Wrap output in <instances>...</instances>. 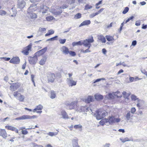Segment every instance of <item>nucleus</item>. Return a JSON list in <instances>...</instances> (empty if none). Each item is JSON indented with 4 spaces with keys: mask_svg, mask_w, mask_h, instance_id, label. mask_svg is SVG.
<instances>
[{
    "mask_svg": "<svg viewBox=\"0 0 147 147\" xmlns=\"http://www.w3.org/2000/svg\"><path fill=\"white\" fill-rule=\"evenodd\" d=\"M57 37H58L57 36H55L54 37H53L51 38H50L49 39H48L47 40V41H53L55 40H56L57 39H56V38H57Z\"/></svg>",
    "mask_w": 147,
    "mask_h": 147,
    "instance_id": "47",
    "label": "nucleus"
},
{
    "mask_svg": "<svg viewBox=\"0 0 147 147\" xmlns=\"http://www.w3.org/2000/svg\"><path fill=\"white\" fill-rule=\"evenodd\" d=\"M94 97L95 99L98 100H102L103 98V96L98 94H95L94 95Z\"/></svg>",
    "mask_w": 147,
    "mask_h": 147,
    "instance_id": "29",
    "label": "nucleus"
},
{
    "mask_svg": "<svg viewBox=\"0 0 147 147\" xmlns=\"http://www.w3.org/2000/svg\"><path fill=\"white\" fill-rule=\"evenodd\" d=\"M97 15V13H92L89 15V17L90 18H93L95 16Z\"/></svg>",
    "mask_w": 147,
    "mask_h": 147,
    "instance_id": "51",
    "label": "nucleus"
},
{
    "mask_svg": "<svg viewBox=\"0 0 147 147\" xmlns=\"http://www.w3.org/2000/svg\"><path fill=\"white\" fill-rule=\"evenodd\" d=\"M49 96L52 99L55 98L56 96V94L55 92L53 90H51L50 92Z\"/></svg>",
    "mask_w": 147,
    "mask_h": 147,
    "instance_id": "25",
    "label": "nucleus"
},
{
    "mask_svg": "<svg viewBox=\"0 0 147 147\" xmlns=\"http://www.w3.org/2000/svg\"><path fill=\"white\" fill-rule=\"evenodd\" d=\"M69 54L70 55L72 56H75L76 55L75 52L72 51H69Z\"/></svg>",
    "mask_w": 147,
    "mask_h": 147,
    "instance_id": "48",
    "label": "nucleus"
},
{
    "mask_svg": "<svg viewBox=\"0 0 147 147\" xmlns=\"http://www.w3.org/2000/svg\"><path fill=\"white\" fill-rule=\"evenodd\" d=\"M49 34L50 35L53 34L54 33V31L53 30H50L49 31Z\"/></svg>",
    "mask_w": 147,
    "mask_h": 147,
    "instance_id": "61",
    "label": "nucleus"
},
{
    "mask_svg": "<svg viewBox=\"0 0 147 147\" xmlns=\"http://www.w3.org/2000/svg\"><path fill=\"white\" fill-rule=\"evenodd\" d=\"M13 95L19 101L22 102L24 101L25 96L20 93H18V92H14Z\"/></svg>",
    "mask_w": 147,
    "mask_h": 147,
    "instance_id": "3",
    "label": "nucleus"
},
{
    "mask_svg": "<svg viewBox=\"0 0 147 147\" xmlns=\"http://www.w3.org/2000/svg\"><path fill=\"white\" fill-rule=\"evenodd\" d=\"M132 114L130 111H129L125 115V117L127 120L128 121L131 119V118L133 117Z\"/></svg>",
    "mask_w": 147,
    "mask_h": 147,
    "instance_id": "28",
    "label": "nucleus"
},
{
    "mask_svg": "<svg viewBox=\"0 0 147 147\" xmlns=\"http://www.w3.org/2000/svg\"><path fill=\"white\" fill-rule=\"evenodd\" d=\"M46 19L47 21H51L55 19V18L52 16H49L46 17Z\"/></svg>",
    "mask_w": 147,
    "mask_h": 147,
    "instance_id": "40",
    "label": "nucleus"
},
{
    "mask_svg": "<svg viewBox=\"0 0 147 147\" xmlns=\"http://www.w3.org/2000/svg\"><path fill=\"white\" fill-rule=\"evenodd\" d=\"M134 77H130L129 78V80L130 82H132L134 81Z\"/></svg>",
    "mask_w": 147,
    "mask_h": 147,
    "instance_id": "57",
    "label": "nucleus"
},
{
    "mask_svg": "<svg viewBox=\"0 0 147 147\" xmlns=\"http://www.w3.org/2000/svg\"><path fill=\"white\" fill-rule=\"evenodd\" d=\"M113 96V95L111 93H109L106 96V97L108 99L111 98Z\"/></svg>",
    "mask_w": 147,
    "mask_h": 147,
    "instance_id": "45",
    "label": "nucleus"
},
{
    "mask_svg": "<svg viewBox=\"0 0 147 147\" xmlns=\"http://www.w3.org/2000/svg\"><path fill=\"white\" fill-rule=\"evenodd\" d=\"M100 124L102 125H108V119H105L101 120L99 122Z\"/></svg>",
    "mask_w": 147,
    "mask_h": 147,
    "instance_id": "27",
    "label": "nucleus"
},
{
    "mask_svg": "<svg viewBox=\"0 0 147 147\" xmlns=\"http://www.w3.org/2000/svg\"><path fill=\"white\" fill-rule=\"evenodd\" d=\"M1 59H4L5 61H8L10 60V58H6V57H0Z\"/></svg>",
    "mask_w": 147,
    "mask_h": 147,
    "instance_id": "60",
    "label": "nucleus"
},
{
    "mask_svg": "<svg viewBox=\"0 0 147 147\" xmlns=\"http://www.w3.org/2000/svg\"><path fill=\"white\" fill-rule=\"evenodd\" d=\"M66 39H61L59 40V42L60 43L63 44H64L66 42Z\"/></svg>",
    "mask_w": 147,
    "mask_h": 147,
    "instance_id": "49",
    "label": "nucleus"
},
{
    "mask_svg": "<svg viewBox=\"0 0 147 147\" xmlns=\"http://www.w3.org/2000/svg\"><path fill=\"white\" fill-rule=\"evenodd\" d=\"M47 77L48 82L51 83L53 82L55 78V74L53 73H50L48 74Z\"/></svg>",
    "mask_w": 147,
    "mask_h": 147,
    "instance_id": "9",
    "label": "nucleus"
},
{
    "mask_svg": "<svg viewBox=\"0 0 147 147\" xmlns=\"http://www.w3.org/2000/svg\"><path fill=\"white\" fill-rule=\"evenodd\" d=\"M5 127L7 128L8 130L14 131L16 133H18V129L15 127L8 125L5 126Z\"/></svg>",
    "mask_w": 147,
    "mask_h": 147,
    "instance_id": "21",
    "label": "nucleus"
},
{
    "mask_svg": "<svg viewBox=\"0 0 147 147\" xmlns=\"http://www.w3.org/2000/svg\"><path fill=\"white\" fill-rule=\"evenodd\" d=\"M141 72L144 75H146L147 77V71L144 70V71L141 70Z\"/></svg>",
    "mask_w": 147,
    "mask_h": 147,
    "instance_id": "62",
    "label": "nucleus"
},
{
    "mask_svg": "<svg viewBox=\"0 0 147 147\" xmlns=\"http://www.w3.org/2000/svg\"><path fill=\"white\" fill-rule=\"evenodd\" d=\"M107 52V51L104 48L102 49V52L104 55H106Z\"/></svg>",
    "mask_w": 147,
    "mask_h": 147,
    "instance_id": "64",
    "label": "nucleus"
},
{
    "mask_svg": "<svg viewBox=\"0 0 147 147\" xmlns=\"http://www.w3.org/2000/svg\"><path fill=\"white\" fill-rule=\"evenodd\" d=\"M25 119H26V115H23L20 117L16 118L15 119V120H17Z\"/></svg>",
    "mask_w": 147,
    "mask_h": 147,
    "instance_id": "35",
    "label": "nucleus"
},
{
    "mask_svg": "<svg viewBox=\"0 0 147 147\" xmlns=\"http://www.w3.org/2000/svg\"><path fill=\"white\" fill-rule=\"evenodd\" d=\"M78 139L76 138H75L72 140V144L73 147H77L79 145L78 144Z\"/></svg>",
    "mask_w": 147,
    "mask_h": 147,
    "instance_id": "19",
    "label": "nucleus"
},
{
    "mask_svg": "<svg viewBox=\"0 0 147 147\" xmlns=\"http://www.w3.org/2000/svg\"><path fill=\"white\" fill-rule=\"evenodd\" d=\"M68 5L66 4H64L62 6V7H60L58 10H57L56 11L54 12V14L55 15H57L61 14L62 12V11L61 9H64L67 8Z\"/></svg>",
    "mask_w": 147,
    "mask_h": 147,
    "instance_id": "10",
    "label": "nucleus"
},
{
    "mask_svg": "<svg viewBox=\"0 0 147 147\" xmlns=\"http://www.w3.org/2000/svg\"><path fill=\"white\" fill-rule=\"evenodd\" d=\"M111 144L109 143H106L103 145L102 147H109Z\"/></svg>",
    "mask_w": 147,
    "mask_h": 147,
    "instance_id": "56",
    "label": "nucleus"
},
{
    "mask_svg": "<svg viewBox=\"0 0 147 147\" xmlns=\"http://www.w3.org/2000/svg\"><path fill=\"white\" fill-rule=\"evenodd\" d=\"M94 41V40L93 38V37L91 36V38L85 40L83 41V42H82V45L85 47L90 44V43L93 42Z\"/></svg>",
    "mask_w": 147,
    "mask_h": 147,
    "instance_id": "6",
    "label": "nucleus"
},
{
    "mask_svg": "<svg viewBox=\"0 0 147 147\" xmlns=\"http://www.w3.org/2000/svg\"><path fill=\"white\" fill-rule=\"evenodd\" d=\"M60 50L63 54L67 55L69 54V49L66 47L63 46L60 48Z\"/></svg>",
    "mask_w": 147,
    "mask_h": 147,
    "instance_id": "14",
    "label": "nucleus"
},
{
    "mask_svg": "<svg viewBox=\"0 0 147 147\" xmlns=\"http://www.w3.org/2000/svg\"><path fill=\"white\" fill-rule=\"evenodd\" d=\"M6 12L3 10H1L0 11V15H4L6 14Z\"/></svg>",
    "mask_w": 147,
    "mask_h": 147,
    "instance_id": "53",
    "label": "nucleus"
},
{
    "mask_svg": "<svg viewBox=\"0 0 147 147\" xmlns=\"http://www.w3.org/2000/svg\"><path fill=\"white\" fill-rule=\"evenodd\" d=\"M134 18V16H131L130 17L126 20L125 23H126L127 22H129L130 20H132Z\"/></svg>",
    "mask_w": 147,
    "mask_h": 147,
    "instance_id": "52",
    "label": "nucleus"
},
{
    "mask_svg": "<svg viewBox=\"0 0 147 147\" xmlns=\"http://www.w3.org/2000/svg\"><path fill=\"white\" fill-rule=\"evenodd\" d=\"M96 117L98 120H100L107 115V112L102 109H100L96 112Z\"/></svg>",
    "mask_w": 147,
    "mask_h": 147,
    "instance_id": "1",
    "label": "nucleus"
},
{
    "mask_svg": "<svg viewBox=\"0 0 147 147\" xmlns=\"http://www.w3.org/2000/svg\"><path fill=\"white\" fill-rule=\"evenodd\" d=\"M77 102L76 101H74L71 102L67 106V108L69 109H74L76 105Z\"/></svg>",
    "mask_w": 147,
    "mask_h": 147,
    "instance_id": "15",
    "label": "nucleus"
},
{
    "mask_svg": "<svg viewBox=\"0 0 147 147\" xmlns=\"http://www.w3.org/2000/svg\"><path fill=\"white\" fill-rule=\"evenodd\" d=\"M129 8L128 7H125L122 13L124 14L126 13L129 11Z\"/></svg>",
    "mask_w": 147,
    "mask_h": 147,
    "instance_id": "43",
    "label": "nucleus"
},
{
    "mask_svg": "<svg viewBox=\"0 0 147 147\" xmlns=\"http://www.w3.org/2000/svg\"><path fill=\"white\" fill-rule=\"evenodd\" d=\"M84 100L86 103H90L91 102H93L94 99L93 96H89Z\"/></svg>",
    "mask_w": 147,
    "mask_h": 147,
    "instance_id": "18",
    "label": "nucleus"
},
{
    "mask_svg": "<svg viewBox=\"0 0 147 147\" xmlns=\"http://www.w3.org/2000/svg\"><path fill=\"white\" fill-rule=\"evenodd\" d=\"M140 24V21H136V22L135 25L137 26H139Z\"/></svg>",
    "mask_w": 147,
    "mask_h": 147,
    "instance_id": "58",
    "label": "nucleus"
},
{
    "mask_svg": "<svg viewBox=\"0 0 147 147\" xmlns=\"http://www.w3.org/2000/svg\"><path fill=\"white\" fill-rule=\"evenodd\" d=\"M19 87V86L18 83H15L13 85L10 86V89L11 90L14 91L16 90Z\"/></svg>",
    "mask_w": 147,
    "mask_h": 147,
    "instance_id": "20",
    "label": "nucleus"
},
{
    "mask_svg": "<svg viewBox=\"0 0 147 147\" xmlns=\"http://www.w3.org/2000/svg\"><path fill=\"white\" fill-rule=\"evenodd\" d=\"M104 9L103 8H101L98 12H96V13H97V15L102 12L104 10Z\"/></svg>",
    "mask_w": 147,
    "mask_h": 147,
    "instance_id": "54",
    "label": "nucleus"
},
{
    "mask_svg": "<svg viewBox=\"0 0 147 147\" xmlns=\"http://www.w3.org/2000/svg\"><path fill=\"white\" fill-rule=\"evenodd\" d=\"M9 62L14 64H18L20 62V59L18 57H15L11 59L10 60Z\"/></svg>",
    "mask_w": 147,
    "mask_h": 147,
    "instance_id": "12",
    "label": "nucleus"
},
{
    "mask_svg": "<svg viewBox=\"0 0 147 147\" xmlns=\"http://www.w3.org/2000/svg\"><path fill=\"white\" fill-rule=\"evenodd\" d=\"M144 102L143 100H141L138 99V103L137 104V106L138 107H140L144 105Z\"/></svg>",
    "mask_w": 147,
    "mask_h": 147,
    "instance_id": "31",
    "label": "nucleus"
},
{
    "mask_svg": "<svg viewBox=\"0 0 147 147\" xmlns=\"http://www.w3.org/2000/svg\"><path fill=\"white\" fill-rule=\"evenodd\" d=\"M0 136L4 138H6L7 137V134L5 129H0Z\"/></svg>",
    "mask_w": 147,
    "mask_h": 147,
    "instance_id": "16",
    "label": "nucleus"
},
{
    "mask_svg": "<svg viewBox=\"0 0 147 147\" xmlns=\"http://www.w3.org/2000/svg\"><path fill=\"white\" fill-rule=\"evenodd\" d=\"M130 93H127L125 91H123L122 92V94L123 96L124 97L125 99V101L128 102H129L128 97L130 95Z\"/></svg>",
    "mask_w": 147,
    "mask_h": 147,
    "instance_id": "17",
    "label": "nucleus"
},
{
    "mask_svg": "<svg viewBox=\"0 0 147 147\" xmlns=\"http://www.w3.org/2000/svg\"><path fill=\"white\" fill-rule=\"evenodd\" d=\"M25 2L23 0H18V7L20 9L23 8L26 5Z\"/></svg>",
    "mask_w": 147,
    "mask_h": 147,
    "instance_id": "8",
    "label": "nucleus"
},
{
    "mask_svg": "<svg viewBox=\"0 0 147 147\" xmlns=\"http://www.w3.org/2000/svg\"><path fill=\"white\" fill-rule=\"evenodd\" d=\"M36 5L35 4H32L30 5V6L28 8L27 10L28 13L32 12L36 10L37 9L36 7Z\"/></svg>",
    "mask_w": 147,
    "mask_h": 147,
    "instance_id": "11",
    "label": "nucleus"
},
{
    "mask_svg": "<svg viewBox=\"0 0 147 147\" xmlns=\"http://www.w3.org/2000/svg\"><path fill=\"white\" fill-rule=\"evenodd\" d=\"M137 44V41L136 40H134L132 42L131 45H133L134 46H135Z\"/></svg>",
    "mask_w": 147,
    "mask_h": 147,
    "instance_id": "59",
    "label": "nucleus"
},
{
    "mask_svg": "<svg viewBox=\"0 0 147 147\" xmlns=\"http://www.w3.org/2000/svg\"><path fill=\"white\" fill-rule=\"evenodd\" d=\"M57 132H49L47 134L49 135V136L52 137L53 136H55L58 134V132H59V131L57 130Z\"/></svg>",
    "mask_w": 147,
    "mask_h": 147,
    "instance_id": "36",
    "label": "nucleus"
},
{
    "mask_svg": "<svg viewBox=\"0 0 147 147\" xmlns=\"http://www.w3.org/2000/svg\"><path fill=\"white\" fill-rule=\"evenodd\" d=\"M66 80L67 84L69 86L72 87L76 85L77 81L73 80V78H67Z\"/></svg>",
    "mask_w": 147,
    "mask_h": 147,
    "instance_id": "4",
    "label": "nucleus"
},
{
    "mask_svg": "<svg viewBox=\"0 0 147 147\" xmlns=\"http://www.w3.org/2000/svg\"><path fill=\"white\" fill-rule=\"evenodd\" d=\"M105 80V79L104 78H99V79H96L95 81L94 82V83H95L96 82H98L100 81L101 80Z\"/></svg>",
    "mask_w": 147,
    "mask_h": 147,
    "instance_id": "50",
    "label": "nucleus"
},
{
    "mask_svg": "<svg viewBox=\"0 0 147 147\" xmlns=\"http://www.w3.org/2000/svg\"><path fill=\"white\" fill-rule=\"evenodd\" d=\"M106 38L109 41H111L114 40L113 36H111L109 35H107L105 36Z\"/></svg>",
    "mask_w": 147,
    "mask_h": 147,
    "instance_id": "34",
    "label": "nucleus"
},
{
    "mask_svg": "<svg viewBox=\"0 0 147 147\" xmlns=\"http://www.w3.org/2000/svg\"><path fill=\"white\" fill-rule=\"evenodd\" d=\"M98 39L102 43H105L106 41L105 38L102 36H98Z\"/></svg>",
    "mask_w": 147,
    "mask_h": 147,
    "instance_id": "33",
    "label": "nucleus"
},
{
    "mask_svg": "<svg viewBox=\"0 0 147 147\" xmlns=\"http://www.w3.org/2000/svg\"><path fill=\"white\" fill-rule=\"evenodd\" d=\"M28 16L29 18L32 19H35L37 18L36 14L33 13V12L28 13Z\"/></svg>",
    "mask_w": 147,
    "mask_h": 147,
    "instance_id": "23",
    "label": "nucleus"
},
{
    "mask_svg": "<svg viewBox=\"0 0 147 147\" xmlns=\"http://www.w3.org/2000/svg\"><path fill=\"white\" fill-rule=\"evenodd\" d=\"M82 17V14L79 13H77L74 16V18L75 19H80Z\"/></svg>",
    "mask_w": 147,
    "mask_h": 147,
    "instance_id": "38",
    "label": "nucleus"
},
{
    "mask_svg": "<svg viewBox=\"0 0 147 147\" xmlns=\"http://www.w3.org/2000/svg\"><path fill=\"white\" fill-rule=\"evenodd\" d=\"M43 108V106L41 105H39L36 106V107L32 110L34 112H36L37 110H41Z\"/></svg>",
    "mask_w": 147,
    "mask_h": 147,
    "instance_id": "30",
    "label": "nucleus"
},
{
    "mask_svg": "<svg viewBox=\"0 0 147 147\" xmlns=\"http://www.w3.org/2000/svg\"><path fill=\"white\" fill-rule=\"evenodd\" d=\"M120 140H121V142H123V143H124L127 141H129V140H125V139H121L120 138Z\"/></svg>",
    "mask_w": 147,
    "mask_h": 147,
    "instance_id": "63",
    "label": "nucleus"
},
{
    "mask_svg": "<svg viewBox=\"0 0 147 147\" xmlns=\"http://www.w3.org/2000/svg\"><path fill=\"white\" fill-rule=\"evenodd\" d=\"M22 134L24 135L28 133V131L26 130H22Z\"/></svg>",
    "mask_w": 147,
    "mask_h": 147,
    "instance_id": "55",
    "label": "nucleus"
},
{
    "mask_svg": "<svg viewBox=\"0 0 147 147\" xmlns=\"http://www.w3.org/2000/svg\"><path fill=\"white\" fill-rule=\"evenodd\" d=\"M92 8V6L87 4L85 5L84 9L85 10H87L88 9H91Z\"/></svg>",
    "mask_w": 147,
    "mask_h": 147,
    "instance_id": "39",
    "label": "nucleus"
},
{
    "mask_svg": "<svg viewBox=\"0 0 147 147\" xmlns=\"http://www.w3.org/2000/svg\"><path fill=\"white\" fill-rule=\"evenodd\" d=\"M32 44L31 43L29 44L28 46L23 48L21 51L22 53L24 55H28L29 53L32 51Z\"/></svg>",
    "mask_w": 147,
    "mask_h": 147,
    "instance_id": "2",
    "label": "nucleus"
},
{
    "mask_svg": "<svg viewBox=\"0 0 147 147\" xmlns=\"http://www.w3.org/2000/svg\"><path fill=\"white\" fill-rule=\"evenodd\" d=\"M74 127L75 128L77 129H81L82 127V125L80 124L75 125Z\"/></svg>",
    "mask_w": 147,
    "mask_h": 147,
    "instance_id": "44",
    "label": "nucleus"
},
{
    "mask_svg": "<svg viewBox=\"0 0 147 147\" xmlns=\"http://www.w3.org/2000/svg\"><path fill=\"white\" fill-rule=\"evenodd\" d=\"M26 115V119H34L35 118L37 117V116L36 115H33L32 116H31L28 115Z\"/></svg>",
    "mask_w": 147,
    "mask_h": 147,
    "instance_id": "37",
    "label": "nucleus"
},
{
    "mask_svg": "<svg viewBox=\"0 0 147 147\" xmlns=\"http://www.w3.org/2000/svg\"><path fill=\"white\" fill-rule=\"evenodd\" d=\"M136 109L135 107H132L131 109L130 113L132 114H134L136 111Z\"/></svg>",
    "mask_w": 147,
    "mask_h": 147,
    "instance_id": "46",
    "label": "nucleus"
},
{
    "mask_svg": "<svg viewBox=\"0 0 147 147\" xmlns=\"http://www.w3.org/2000/svg\"><path fill=\"white\" fill-rule=\"evenodd\" d=\"M43 10L42 11V13H47L48 10V9H47V7L45 6H43Z\"/></svg>",
    "mask_w": 147,
    "mask_h": 147,
    "instance_id": "41",
    "label": "nucleus"
},
{
    "mask_svg": "<svg viewBox=\"0 0 147 147\" xmlns=\"http://www.w3.org/2000/svg\"><path fill=\"white\" fill-rule=\"evenodd\" d=\"M120 121L121 119L120 118H115L113 116H111L109 117V119H108V124H112L115 122H118Z\"/></svg>",
    "mask_w": 147,
    "mask_h": 147,
    "instance_id": "5",
    "label": "nucleus"
},
{
    "mask_svg": "<svg viewBox=\"0 0 147 147\" xmlns=\"http://www.w3.org/2000/svg\"><path fill=\"white\" fill-rule=\"evenodd\" d=\"M131 98L132 100L134 101H135L136 100H138L139 99L138 98H137V97L136 96L134 95H131Z\"/></svg>",
    "mask_w": 147,
    "mask_h": 147,
    "instance_id": "42",
    "label": "nucleus"
},
{
    "mask_svg": "<svg viewBox=\"0 0 147 147\" xmlns=\"http://www.w3.org/2000/svg\"><path fill=\"white\" fill-rule=\"evenodd\" d=\"M47 49V47H45L42 49L37 52L35 53V55L37 56H39L45 53Z\"/></svg>",
    "mask_w": 147,
    "mask_h": 147,
    "instance_id": "13",
    "label": "nucleus"
},
{
    "mask_svg": "<svg viewBox=\"0 0 147 147\" xmlns=\"http://www.w3.org/2000/svg\"><path fill=\"white\" fill-rule=\"evenodd\" d=\"M91 23V22L89 20H87L84 21L79 25L80 27L82 26H86L89 25Z\"/></svg>",
    "mask_w": 147,
    "mask_h": 147,
    "instance_id": "22",
    "label": "nucleus"
},
{
    "mask_svg": "<svg viewBox=\"0 0 147 147\" xmlns=\"http://www.w3.org/2000/svg\"><path fill=\"white\" fill-rule=\"evenodd\" d=\"M72 45L74 47L77 45L81 46L82 45V42L81 41H79L77 42H74L72 43Z\"/></svg>",
    "mask_w": 147,
    "mask_h": 147,
    "instance_id": "32",
    "label": "nucleus"
},
{
    "mask_svg": "<svg viewBox=\"0 0 147 147\" xmlns=\"http://www.w3.org/2000/svg\"><path fill=\"white\" fill-rule=\"evenodd\" d=\"M61 114L62 116V118L65 119H69V118L68 117L67 113L65 111H62L61 112Z\"/></svg>",
    "mask_w": 147,
    "mask_h": 147,
    "instance_id": "26",
    "label": "nucleus"
},
{
    "mask_svg": "<svg viewBox=\"0 0 147 147\" xmlns=\"http://www.w3.org/2000/svg\"><path fill=\"white\" fill-rule=\"evenodd\" d=\"M33 57H30L28 58V61L29 63L31 64H35L38 60L37 56L34 54Z\"/></svg>",
    "mask_w": 147,
    "mask_h": 147,
    "instance_id": "7",
    "label": "nucleus"
},
{
    "mask_svg": "<svg viewBox=\"0 0 147 147\" xmlns=\"http://www.w3.org/2000/svg\"><path fill=\"white\" fill-rule=\"evenodd\" d=\"M47 58V57L46 56H43L39 61V64L40 65H43L45 63Z\"/></svg>",
    "mask_w": 147,
    "mask_h": 147,
    "instance_id": "24",
    "label": "nucleus"
}]
</instances>
